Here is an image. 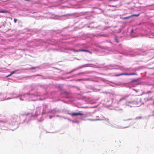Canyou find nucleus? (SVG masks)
Here are the masks:
<instances>
[{
	"label": "nucleus",
	"instance_id": "7",
	"mask_svg": "<svg viewBox=\"0 0 154 154\" xmlns=\"http://www.w3.org/2000/svg\"><path fill=\"white\" fill-rule=\"evenodd\" d=\"M73 51L75 52H81V49L78 50H73Z\"/></svg>",
	"mask_w": 154,
	"mask_h": 154
},
{
	"label": "nucleus",
	"instance_id": "3",
	"mask_svg": "<svg viewBox=\"0 0 154 154\" xmlns=\"http://www.w3.org/2000/svg\"><path fill=\"white\" fill-rule=\"evenodd\" d=\"M0 13H10V12L8 10H0Z\"/></svg>",
	"mask_w": 154,
	"mask_h": 154
},
{
	"label": "nucleus",
	"instance_id": "5",
	"mask_svg": "<svg viewBox=\"0 0 154 154\" xmlns=\"http://www.w3.org/2000/svg\"><path fill=\"white\" fill-rule=\"evenodd\" d=\"M131 17L130 16H128L126 17H124L122 18L123 19H127Z\"/></svg>",
	"mask_w": 154,
	"mask_h": 154
},
{
	"label": "nucleus",
	"instance_id": "17",
	"mask_svg": "<svg viewBox=\"0 0 154 154\" xmlns=\"http://www.w3.org/2000/svg\"><path fill=\"white\" fill-rule=\"evenodd\" d=\"M109 6H111V5H109Z\"/></svg>",
	"mask_w": 154,
	"mask_h": 154
},
{
	"label": "nucleus",
	"instance_id": "13",
	"mask_svg": "<svg viewBox=\"0 0 154 154\" xmlns=\"http://www.w3.org/2000/svg\"><path fill=\"white\" fill-rule=\"evenodd\" d=\"M2 122H4L3 121L0 120V123H2Z\"/></svg>",
	"mask_w": 154,
	"mask_h": 154
},
{
	"label": "nucleus",
	"instance_id": "1",
	"mask_svg": "<svg viewBox=\"0 0 154 154\" xmlns=\"http://www.w3.org/2000/svg\"><path fill=\"white\" fill-rule=\"evenodd\" d=\"M136 74L135 73H131L129 74H127L126 73H122L120 74L115 75L116 76H119L122 75H134Z\"/></svg>",
	"mask_w": 154,
	"mask_h": 154
},
{
	"label": "nucleus",
	"instance_id": "9",
	"mask_svg": "<svg viewBox=\"0 0 154 154\" xmlns=\"http://www.w3.org/2000/svg\"><path fill=\"white\" fill-rule=\"evenodd\" d=\"M14 22L15 23H16L17 21V20L16 19H14Z\"/></svg>",
	"mask_w": 154,
	"mask_h": 154
},
{
	"label": "nucleus",
	"instance_id": "2",
	"mask_svg": "<svg viewBox=\"0 0 154 154\" xmlns=\"http://www.w3.org/2000/svg\"><path fill=\"white\" fill-rule=\"evenodd\" d=\"M71 115L72 116H82L83 115V114L82 113L79 112L78 113H72Z\"/></svg>",
	"mask_w": 154,
	"mask_h": 154
},
{
	"label": "nucleus",
	"instance_id": "16",
	"mask_svg": "<svg viewBox=\"0 0 154 154\" xmlns=\"http://www.w3.org/2000/svg\"><path fill=\"white\" fill-rule=\"evenodd\" d=\"M35 67H32V68H31V69H35Z\"/></svg>",
	"mask_w": 154,
	"mask_h": 154
},
{
	"label": "nucleus",
	"instance_id": "18",
	"mask_svg": "<svg viewBox=\"0 0 154 154\" xmlns=\"http://www.w3.org/2000/svg\"><path fill=\"white\" fill-rule=\"evenodd\" d=\"M116 42H117V43H118V41H116Z\"/></svg>",
	"mask_w": 154,
	"mask_h": 154
},
{
	"label": "nucleus",
	"instance_id": "15",
	"mask_svg": "<svg viewBox=\"0 0 154 154\" xmlns=\"http://www.w3.org/2000/svg\"><path fill=\"white\" fill-rule=\"evenodd\" d=\"M14 117H16L17 118L18 117V116H16V115H14Z\"/></svg>",
	"mask_w": 154,
	"mask_h": 154
},
{
	"label": "nucleus",
	"instance_id": "10",
	"mask_svg": "<svg viewBox=\"0 0 154 154\" xmlns=\"http://www.w3.org/2000/svg\"><path fill=\"white\" fill-rule=\"evenodd\" d=\"M15 71H13V72H12L11 73V74H14V73H15Z\"/></svg>",
	"mask_w": 154,
	"mask_h": 154
},
{
	"label": "nucleus",
	"instance_id": "12",
	"mask_svg": "<svg viewBox=\"0 0 154 154\" xmlns=\"http://www.w3.org/2000/svg\"><path fill=\"white\" fill-rule=\"evenodd\" d=\"M132 81L133 82H137V80H132Z\"/></svg>",
	"mask_w": 154,
	"mask_h": 154
},
{
	"label": "nucleus",
	"instance_id": "4",
	"mask_svg": "<svg viewBox=\"0 0 154 154\" xmlns=\"http://www.w3.org/2000/svg\"><path fill=\"white\" fill-rule=\"evenodd\" d=\"M81 52L83 51V52H88L91 54H92V52H91L90 51L86 50H84V49H81Z\"/></svg>",
	"mask_w": 154,
	"mask_h": 154
},
{
	"label": "nucleus",
	"instance_id": "11",
	"mask_svg": "<svg viewBox=\"0 0 154 154\" xmlns=\"http://www.w3.org/2000/svg\"><path fill=\"white\" fill-rule=\"evenodd\" d=\"M12 74H11H11H9L7 76H6V77H8L10 76H11Z\"/></svg>",
	"mask_w": 154,
	"mask_h": 154
},
{
	"label": "nucleus",
	"instance_id": "6",
	"mask_svg": "<svg viewBox=\"0 0 154 154\" xmlns=\"http://www.w3.org/2000/svg\"><path fill=\"white\" fill-rule=\"evenodd\" d=\"M126 97H122L121 99L119 101H121L122 100H125Z\"/></svg>",
	"mask_w": 154,
	"mask_h": 154
},
{
	"label": "nucleus",
	"instance_id": "8",
	"mask_svg": "<svg viewBox=\"0 0 154 154\" xmlns=\"http://www.w3.org/2000/svg\"><path fill=\"white\" fill-rule=\"evenodd\" d=\"M133 102V101H131V102H129V101H127L126 102V104H127V105H128V104L130 103H132Z\"/></svg>",
	"mask_w": 154,
	"mask_h": 154
},
{
	"label": "nucleus",
	"instance_id": "14",
	"mask_svg": "<svg viewBox=\"0 0 154 154\" xmlns=\"http://www.w3.org/2000/svg\"><path fill=\"white\" fill-rule=\"evenodd\" d=\"M133 30L132 29V30L131 31V33H132L133 32Z\"/></svg>",
	"mask_w": 154,
	"mask_h": 154
}]
</instances>
